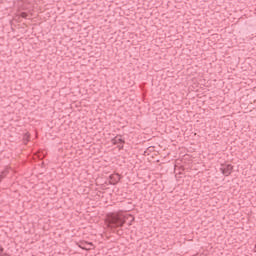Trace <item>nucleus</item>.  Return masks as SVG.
Here are the masks:
<instances>
[{
    "mask_svg": "<svg viewBox=\"0 0 256 256\" xmlns=\"http://www.w3.org/2000/svg\"><path fill=\"white\" fill-rule=\"evenodd\" d=\"M126 221H128L129 226L133 225V222L135 221V216L124 212H116L108 214L106 217V225L110 229H117L119 227H123Z\"/></svg>",
    "mask_w": 256,
    "mask_h": 256,
    "instance_id": "f257e3e1",
    "label": "nucleus"
},
{
    "mask_svg": "<svg viewBox=\"0 0 256 256\" xmlns=\"http://www.w3.org/2000/svg\"><path fill=\"white\" fill-rule=\"evenodd\" d=\"M234 166L228 163L221 164L220 171L224 177H229L233 173Z\"/></svg>",
    "mask_w": 256,
    "mask_h": 256,
    "instance_id": "f03ea898",
    "label": "nucleus"
},
{
    "mask_svg": "<svg viewBox=\"0 0 256 256\" xmlns=\"http://www.w3.org/2000/svg\"><path fill=\"white\" fill-rule=\"evenodd\" d=\"M112 144L117 145L118 149H123L125 145V140L121 138V136H116L114 139L111 140Z\"/></svg>",
    "mask_w": 256,
    "mask_h": 256,
    "instance_id": "7ed1b4c3",
    "label": "nucleus"
},
{
    "mask_svg": "<svg viewBox=\"0 0 256 256\" xmlns=\"http://www.w3.org/2000/svg\"><path fill=\"white\" fill-rule=\"evenodd\" d=\"M78 247H79L80 249H83L84 251H91V248H87V247H85V246H82L81 244H78Z\"/></svg>",
    "mask_w": 256,
    "mask_h": 256,
    "instance_id": "20e7f679",
    "label": "nucleus"
},
{
    "mask_svg": "<svg viewBox=\"0 0 256 256\" xmlns=\"http://www.w3.org/2000/svg\"><path fill=\"white\" fill-rule=\"evenodd\" d=\"M20 17H22L23 19H25V18L27 17V13L22 12V13L20 14Z\"/></svg>",
    "mask_w": 256,
    "mask_h": 256,
    "instance_id": "39448f33",
    "label": "nucleus"
},
{
    "mask_svg": "<svg viewBox=\"0 0 256 256\" xmlns=\"http://www.w3.org/2000/svg\"><path fill=\"white\" fill-rule=\"evenodd\" d=\"M86 245H89L90 247H93V243L91 242H85Z\"/></svg>",
    "mask_w": 256,
    "mask_h": 256,
    "instance_id": "423d86ee",
    "label": "nucleus"
},
{
    "mask_svg": "<svg viewBox=\"0 0 256 256\" xmlns=\"http://www.w3.org/2000/svg\"><path fill=\"white\" fill-rule=\"evenodd\" d=\"M115 177H119V175H111V176H110V179H113V178H115Z\"/></svg>",
    "mask_w": 256,
    "mask_h": 256,
    "instance_id": "0eeeda50",
    "label": "nucleus"
},
{
    "mask_svg": "<svg viewBox=\"0 0 256 256\" xmlns=\"http://www.w3.org/2000/svg\"><path fill=\"white\" fill-rule=\"evenodd\" d=\"M3 255V248L0 247V256Z\"/></svg>",
    "mask_w": 256,
    "mask_h": 256,
    "instance_id": "6e6552de",
    "label": "nucleus"
},
{
    "mask_svg": "<svg viewBox=\"0 0 256 256\" xmlns=\"http://www.w3.org/2000/svg\"><path fill=\"white\" fill-rule=\"evenodd\" d=\"M3 177H4V176H3V174H2V175H0V181H1V179H3Z\"/></svg>",
    "mask_w": 256,
    "mask_h": 256,
    "instance_id": "1a4fd4ad",
    "label": "nucleus"
}]
</instances>
